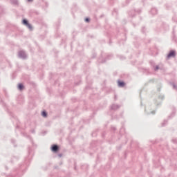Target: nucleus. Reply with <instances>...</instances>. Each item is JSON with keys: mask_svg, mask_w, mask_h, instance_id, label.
<instances>
[{"mask_svg": "<svg viewBox=\"0 0 177 177\" xmlns=\"http://www.w3.org/2000/svg\"><path fill=\"white\" fill-rule=\"evenodd\" d=\"M16 128H19V126H17Z\"/></svg>", "mask_w": 177, "mask_h": 177, "instance_id": "2f4dec72", "label": "nucleus"}, {"mask_svg": "<svg viewBox=\"0 0 177 177\" xmlns=\"http://www.w3.org/2000/svg\"><path fill=\"white\" fill-rule=\"evenodd\" d=\"M111 131H117V129L115 127H112Z\"/></svg>", "mask_w": 177, "mask_h": 177, "instance_id": "4be33fe9", "label": "nucleus"}, {"mask_svg": "<svg viewBox=\"0 0 177 177\" xmlns=\"http://www.w3.org/2000/svg\"><path fill=\"white\" fill-rule=\"evenodd\" d=\"M84 20H85L86 23H89L91 21L90 18H86Z\"/></svg>", "mask_w": 177, "mask_h": 177, "instance_id": "f3484780", "label": "nucleus"}, {"mask_svg": "<svg viewBox=\"0 0 177 177\" xmlns=\"http://www.w3.org/2000/svg\"><path fill=\"white\" fill-rule=\"evenodd\" d=\"M160 69V66H158V65L155 67L154 71H157V70Z\"/></svg>", "mask_w": 177, "mask_h": 177, "instance_id": "412c9836", "label": "nucleus"}, {"mask_svg": "<svg viewBox=\"0 0 177 177\" xmlns=\"http://www.w3.org/2000/svg\"><path fill=\"white\" fill-rule=\"evenodd\" d=\"M170 85L173 87V89H174V91H177V86L176 84H175V83L171 82Z\"/></svg>", "mask_w": 177, "mask_h": 177, "instance_id": "9d476101", "label": "nucleus"}, {"mask_svg": "<svg viewBox=\"0 0 177 177\" xmlns=\"http://www.w3.org/2000/svg\"><path fill=\"white\" fill-rule=\"evenodd\" d=\"M18 56L19 59H23V60H26V59H27V54H26V51L24 50L19 51Z\"/></svg>", "mask_w": 177, "mask_h": 177, "instance_id": "f257e3e1", "label": "nucleus"}, {"mask_svg": "<svg viewBox=\"0 0 177 177\" xmlns=\"http://www.w3.org/2000/svg\"><path fill=\"white\" fill-rule=\"evenodd\" d=\"M118 86L119 88H124L125 86V82L121 81V80H118Z\"/></svg>", "mask_w": 177, "mask_h": 177, "instance_id": "39448f33", "label": "nucleus"}, {"mask_svg": "<svg viewBox=\"0 0 177 177\" xmlns=\"http://www.w3.org/2000/svg\"><path fill=\"white\" fill-rule=\"evenodd\" d=\"M19 91H23L24 89V84L22 83H19L17 86Z\"/></svg>", "mask_w": 177, "mask_h": 177, "instance_id": "6e6552de", "label": "nucleus"}, {"mask_svg": "<svg viewBox=\"0 0 177 177\" xmlns=\"http://www.w3.org/2000/svg\"><path fill=\"white\" fill-rule=\"evenodd\" d=\"M99 63H106V59L103 60L102 58H100L98 59Z\"/></svg>", "mask_w": 177, "mask_h": 177, "instance_id": "4468645a", "label": "nucleus"}, {"mask_svg": "<svg viewBox=\"0 0 177 177\" xmlns=\"http://www.w3.org/2000/svg\"><path fill=\"white\" fill-rule=\"evenodd\" d=\"M14 160H16V158H14Z\"/></svg>", "mask_w": 177, "mask_h": 177, "instance_id": "72a5a7b5", "label": "nucleus"}, {"mask_svg": "<svg viewBox=\"0 0 177 177\" xmlns=\"http://www.w3.org/2000/svg\"><path fill=\"white\" fill-rule=\"evenodd\" d=\"M10 115H11L12 117H13V113H10Z\"/></svg>", "mask_w": 177, "mask_h": 177, "instance_id": "c756f323", "label": "nucleus"}, {"mask_svg": "<svg viewBox=\"0 0 177 177\" xmlns=\"http://www.w3.org/2000/svg\"><path fill=\"white\" fill-rule=\"evenodd\" d=\"M10 2L13 3V5H18L19 1L17 0H10Z\"/></svg>", "mask_w": 177, "mask_h": 177, "instance_id": "ddd939ff", "label": "nucleus"}, {"mask_svg": "<svg viewBox=\"0 0 177 177\" xmlns=\"http://www.w3.org/2000/svg\"><path fill=\"white\" fill-rule=\"evenodd\" d=\"M175 56H176V51L171 50L167 56V59H171V57H175Z\"/></svg>", "mask_w": 177, "mask_h": 177, "instance_id": "f03ea898", "label": "nucleus"}, {"mask_svg": "<svg viewBox=\"0 0 177 177\" xmlns=\"http://www.w3.org/2000/svg\"><path fill=\"white\" fill-rule=\"evenodd\" d=\"M58 157H59V158H60L61 157H63V154H62V153H59V154H58Z\"/></svg>", "mask_w": 177, "mask_h": 177, "instance_id": "393cba45", "label": "nucleus"}, {"mask_svg": "<svg viewBox=\"0 0 177 177\" xmlns=\"http://www.w3.org/2000/svg\"><path fill=\"white\" fill-rule=\"evenodd\" d=\"M124 131H125V129H124V127H122V128L120 129V133L121 135H122V132H124Z\"/></svg>", "mask_w": 177, "mask_h": 177, "instance_id": "dca6fc26", "label": "nucleus"}, {"mask_svg": "<svg viewBox=\"0 0 177 177\" xmlns=\"http://www.w3.org/2000/svg\"><path fill=\"white\" fill-rule=\"evenodd\" d=\"M28 138H30V136H28Z\"/></svg>", "mask_w": 177, "mask_h": 177, "instance_id": "473e14b6", "label": "nucleus"}, {"mask_svg": "<svg viewBox=\"0 0 177 177\" xmlns=\"http://www.w3.org/2000/svg\"><path fill=\"white\" fill-rule=\"evenodd\" d=\"M175 109L173 110V111L171 112V114L169 116V118H172L173 117H175Z\"/></svg>", "mask_w": 177, "mask_h": 177, "instance_id": "f8f14e48", "label": "nucleus"}, {"mask_svg": "<svg viewBox=\"0 0 177 177\" xmlns=\"http://www.w3.org/2000/svg\"><path fill=\"white\" fill-rule=\"evenodd\" d=\"M136 11L135 10H133L129 12V15L131 16V17H133L135 16V13Z\"/></svg>", "mask_w": 177, "mask_h": 177, "instance_id": "1a4fd4ad", "label": "nucleus"}, {"mask_svg": "<svg viewBox=\"0 0 177 177\" xmlns=\"http://www.w3.org/2000/svg\"><path fill=\"white\" fill-rule=\"evenodd\" d=\"M120 106L118 104H113L111 106V110H118L120 109Z\"/></svg>", "mask_w": 177, "mask_h": 177, "instance_id": "423d86ee", "label": "nucleus"}, {"mask_svg": "<svg viewBox=\"0 0 177 177\" xmlns=\"http://www.w3.org/2000/svg\"><path fill=\"white\" fill-rule=\"evenodd\" d=\"M41 115H42V117H44V118H45L48 117V113L46 111H43L41 112Z\"/></svg>", "mask_w": 177, "mask_h": 177, "instance_id": "9b49d317", "label": "nucleus"}, {"mask_svg": "<svg viewBox=\"0 0 177 177\" xmlns=\"http://www.w3.org/2000/svg\"><path fill=\"white\" fill-rule=\"evenodd\" d=\"M138 12V13H140V10H139L138 11H137Z\"/></svg>", "mask_w": 177, "mask_h": 177, "instance_id": "7c9ffc66", "label": "nucleus"}, {"mask_svg": "<svg viewBox=\"0 0 177 177\" xmlns=\"http://www.w3.org/2000/svg\"><path fill=\"white\" fill-rule=\"evenodd\" d=\"M172 142H173V143H177V140L176 139H173Z\"/></svg>", "mask_w": 177, "mask_h": 177, "instance_id": "5701e85b", "label": "nucleus"}, {"mask_svg": "<svg viewBox=\"0 0 177 177\" xmlns=\"http://www.w3.org/2000/svg\"><path fill=\"white\" fill-rule=\"evenodd\" d=\"M22 24H24V26H26L28 28H29V30H32V26L30 24V23L28 22V20L26 19H23Z\"/></svg>", "mask_w": 177, "mask_h": 177, "instance_id": "7ed1b4c3", "label": "nucleus"}, {"mask_svg": "<svg viewBox=\"0 0 177 177\" xmlns=\"http://www.w3.org/2000/svg\"><path fill=\"white\" fill-rule=\"evenodd\" d=\"M142 32H145V27H142Z\"/></svg>", "mask_w": 177, "mask_h": 177, "instance_id": "bb28decb", "label": "nucleus"}, {"mask_svg": "<svg viewBox=\"0 0 177 177\" xmlns=\"http://www.w3.org/2000/svg\"><path fill=\"white\" fill-rule=\"evenodd\" d=\"M120 60H124V59H125V57H122V56H120Z\"/></svg>", "mask_w": 177, "mask_h": 177, "instance_id": "b1692460", "label": "nucleus"}, {"mask_svg": "<svg viewBox=\"0 0 177 177\" xmlns=\"http://www.w3.org/2000/svg\"><path fill=\"white\" fill-rule=\"evenodd\" d=\"M11 142H12V143H16V140H14V139H12V140H11Z\"/></svg>", "mask_w": 177, "mask_h": 177, "instance_id": "a878e982", "label": "nucleus"}, {"mask_svg": "<svg viewBox=\"0 0 177 177\" xmlns=\"http://www.w3.org/2000/svg\"><path fill=\"white\" fill-rule=\"evenodd\" d=\"M55 168L56 169V168H57V167H55Z\"/></svg>", "mask_w": 177, "mask_h": 177, "instance_id": "f704fd0d", "label": "nucleus"}, {"mask_svg": "<svg viewBox=\"0 0 177 177\" xmlns=\"http://www.w3.org/2000/svg\"><path fill=\"white\" fill-rule=\"evenodd\" d=\"M167 122H168L167 120H164V122L162 123V127H164L165 125H167Z\"/></svg>", "mask_w": 177, "mask_h": 177, "instance_id": "a211bd4d", "label": "nucleus"}, {"mask_svg": "<svg viewBox=\"0 0 177 177\" xmlns=\"http://www.w3.org/2000/svg\"><path fill=\"white\" fill-rule=\"evenodd\" d=\"M111 57H113V55H107L106 60H109V59H111Z\"/></svg>", "mask_w": 177, "mask_h": 177, "instance_id": "2eb2a0df", "label": "nucleus"}, {"mask_svg": "<svg viewBox=\"0 0 177 177\" xmlns=\"http://www.w3.org/2000/svg\"><path fill=\"white\" fill-rule=\"evenodd\" d=\"M59 150H60V147H59V145L54 144L51 146V151H53V153H57Z\"/></svg>", "mask_w": 177, "mask_h": 177, "instance_id": "20e7f679", "label": "nucleus"}, {"mask_svg": "<svg viewBox=\"0 0 177 177\" xmlns=\"http://www.w3.org/2000/svg\"><path fill=\"white\" fill-rule=\"evenodd\" d=\"M31 132L32 133H35V130H32Z\"/></svg>", "mask_w": 177, "mask_h": 177, "instance_id": "cd10ccee", "label": "nucleus"}, {"mask_svg": "<svg viewBox=\"0 0 177 177\" xmlns=\"http://www.w3.org/2000/svg\"><path fill=\"white\" fill-rule=\"evenodd\" d=\"M28 2H32L33 0H27Z\"/></svg>", "mask_w": 177, "mask_h": 177, "instance_id": "c85d7f7f", "label": "nucleus"}, {"mask_svg": "<svg viewBox=\"0 0 177 177\" xmlns=\"http://www.w3.org/2000/svg\"><path fill=\"white\" fill-rule=\"evenodd\" d=\"M150 13L152 14L153 16H154L155 15H157V13H158V10H157V8H153L150 11Z\"/></svg>", "mask_w": 177, "mask_h": 177, "instance_id": "0eeeda50", "label": "nucleus"}, {"mask_svg": "<svg viewBox=\"0 0 177 177\" xmlns=\"http://www.w3.org/2000/svg\"><path fill=\"white\" fill-rule=\"evenodd\" d=\"M165 97L164 95H159V99H160L161 100H164Z\"/></svg>", "mask_w": 177, "mask_h": 177, "instance_id": "6ab92c4d", "label": "nucleus"}, {"mask_svg": "<svg viewBox=\"0 0 177 177\" xmlns=\"http://www.w3.org/2000/svg\"><path fill=\"white\" fill-rule=\"evenodd\" d=\"M147 114H153V115H154V114H156V111H152L151 112H148Z\"/></svg>", "mask_w": 177, "mask_h": 177, "instance_id": "aec40b11", "label": "nucleus"}]
</instances>
